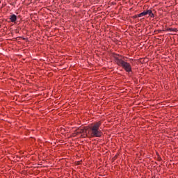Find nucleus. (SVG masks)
Wrapping results in <instances>:
<instances>
[{"mask_svg":"<svg viewBox=\"0 0 178 178\" xmlns=\"http://www.w3.org/2000/svg\"><path fill=\"white\" fill-rule=\"evenodd\" d=\"M147 15H149V16H150L151 17H154V13H152V10H148Z\"/></svg>","mask_w":178,"mask_h":178,"instance_id":"obj_7","label":"nucleus"},{"mask_svg":"<svg viewBox=\"0 0 178 178\" xmlns=\"http://www.w3.org/2000/svg\"><path fill=\"white\" fill-rule=\"evenodd\" d=\"M116 63L117 65H118V66H122V67H123V69L128 73H130V72H131V65H130V63L119 58H116Z\"/></svg>","mask_w":178,"mask_h":178,"instance_id":"obj_2","label":"nucleus"},{"mask_svg":"<svg viewBox=\"0 0 178 178\" xmlns=\"http://www.w3.org/2000/svg\"><path fill=\"white\" fill-rule=\"evenodd\" d=\"M148 15V10L143 11V13L137 15L138 17H143V16H147Z\"/></svg>","mask_w":178,"mask_h":178,"instance_id":"obj_4","label":"nucleus"},{"mask_svg":"<svg viewBox=\"0 0 178 178\" xmlns=\"http://www.w3.org/2000/svg\"><path fill=\"white\" fill-rule=\"evenodd\" d=\"M165 31H172L174 33H177V29H176V28H168Z\"/></svg>","mask_w":178,"mask_h":178,"instance_id":"obj_6","label":"nucleus"},{"mask_svg":"<svg viewBox=\"0 0 178 178\" xmlns=\"http://www.w3.org/2000/svg\"><path fill=\"white\" fill-rule=\"evenodd\" d=\"M81 134L80 138H86V137H88V134H87V129L86 128H79L77 129L74 133L72 134L73 137H76V136H79Z\"/></svg>","mask_w":178,"mask_h":178,"instance_id":"obj_3","label":"nucleus"},{"mask_svg":"<svg viewBox=\"0 0 178 178\" xmlns=\"http://www.w3.org/2000/svg\"><path fill=\"white\" fill-rule=\"evenodd\" d=\"M101 124H102L101 121L92 124L88 132V137H101L102 136V131L99 129Z\"/></svg>","mask_w":178,"mask_h":178,"instance_id":"obj_1","label":"nucleus"},{"mask_svg":"<svg viewBox=\"0 0 178 178\" xmlns=\"http://www.w3.org/2000/svg\"><path fill=\"white\" fill-rule=\"evenodd\" d=\"M10 22H12V23H15V22L17 20V17H16L15 15H12L10 17Z\"/></svg>","mask_w":178,"mask_h":178,"instance_id":"obj_5","label":"nucleus"}]
</instances>
